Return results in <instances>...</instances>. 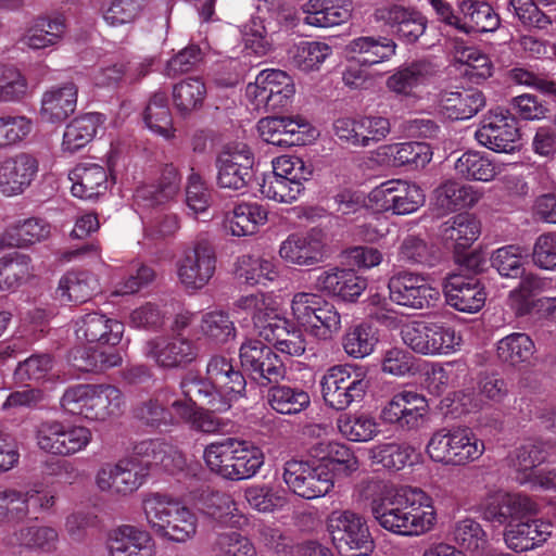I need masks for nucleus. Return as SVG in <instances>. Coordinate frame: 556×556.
Masks as SVG:
<instances>
[{
    "label": "nucleus",
    "instance_id": "obj_1",
    "mask_svg": "<svg viewBox=\"0 0 556 556\" xmlns=\"http://www.w3.org/2000/svg\"><path fill=\"white\" fill-rule=\"evenodd\" d=\"M370 511L379 526L392 533L418 536L433 529L437 513L431 497L417 488L394 489L370 480L365 483Z\"/></svg>",
    "mask_w": 556,
    "mask_h": 556
},
{
    "label": "nucleus",
    "instance_id": "obj_2",
    "mask_svg": "<svg viewBox=\"0 0 556 556\" xmlns=\"http://www.w3.org/2000/svg\"><path fill=\"white\" fill-rule=\"evenodd\" d=\"M142 509L149 528L160 539L185 543L197 533V516L177 498L151 493L143 498Z\"/></svg>",
    "mask_w": 556,
    "mask_h": 556
},
{
    "label": "nucleus",
    "instance_id": "obj_3",
    "mask_svg": "<svg viewBox=\"0 0 556 556\" xmlns=\"http://www.w3.org/2000/svg\"><path fill=\"white\" fill-rule=\"evenodd\" d=\"M203 457L211 471L229 480L249 479L264 464V455L257 446L237 438L208 444Z\"/></svg>",
    "mask_w": 556,
    "mask_h": 556
},
{
    "label": "nucleus",
    "instance_id": "obj_4",
    "mask_svg": "<svg viewBox=\"0 0 556 556\" xmlns=\"http://www.w3.org/2000/svg\"><path fill=\"white\" fill-rule=\"evenodd\" d=\"M426 454L437 464L464 467L481 458L485 444L470 428H441L431 433Z\"/></svg>",
    "mask_w": 556,
    "mask_h": 556
},
{
    "label": "nucleus",
    "instance_id": "obj_5",
    "mask_svg": "<svg viewBox=\"0 0 556 556\" xmlns=\"http://www.w3.org/2000/svg\"><path fill=\"white\" fill-rule=\"evenodd\" d=\"M61 406L89 420H106L123 412L125 397L111 384H76L65 390Z\"/></svg>",
    "mask_w": 556,
    "mask_h": 556
},
{
    "label": "nucleus",
    "instance_id": "obj_6",
    "mask_svg": "<svg viewBox=\"0 0 556 556\" xmlns=\"http://www.w3.org/2000/svg\"><path fill=\"white\" fill-rule=\"evenodd\" d=\"M290 308L295 323L319 341L333 339L342 328L341 315L336 306L317 293H294Z\"/></svg>",
    "mask_w": 556,
    "mask_h": 556
},
{
    "label": "nucleus",
    "instance_id": "obj_7",
    "mask_svg": "<svg viewBox=\"0 0 556 556\" xmlns=\"http://www.w3.org/2000/svg\"><path fill=\"white\" fill-rule=\"evenodd\" d=\"M405 345L425 356L451 355L460 350L462 334L444 321L414 320L401 329Z\"/></svg>",
    "mask_w": 556,
    "mask_h": 556
},
{
    "label": "nucleus",
    "instance_id": "obj_8",
    "mask_svg": "<svg viewBox=\"0 0 556 556\" xmlns=\"http://www.w3.org/2000/svg\"><path fill=\"white\" fill-rule=\"evenodd\" d=\"M326 529L332 544L343 556L366 555L374 540L365 518L351 509H334L326 518Z\"/></svg>",
    "mask_w": 556,
    "mask_h": 556
},
{
    "label": "nucleus",
    "instance_id": "obj_9",
    "mask_svg": "<svg viewBox=\"0 0 556 556\" xmlns=\"http://www.w3.org/2000/svg\"><path fill=\"white\" fill-rule=\"evenodd\" d=\"M35 438L41 451L55 456H71L89 445L92 433L85 426L47 420L37 426Z\"/></svg>",
    "mask_w": 556,
    "mask_h": 556
},
{
    "label": "nucleus",
    "instance_id": "obj_10",
    "mask_svg": "<svg viewBox=\"0 0 556 556\" xmlns=\"http://www.w3.org/2000/svg\"><path fill=\"white\" fill-rule=\"evenodd\" d=\"M364 377L352 366L331 367L320 382L324 401L337 410L345 409L365 394L367 381Z\"/></svg>",
    "mask_w": 556,
    "mask_h": 556
},
{
    "label": "nucleus",
    "instance_id": "obj_11",
    "mask_svg": "<svg viewBox=\"0 0 556 556\" xmlns=\"http://www.w3.org/2000/svg\"><path fill=\"white\" fill-rule=\"evenodd\" d=\"M429 405L417 391L403 389L392 394L380 412V419L403 431L419 429L426 421Z\"/></svg>",
    "mask_w": 556,
    "mask_h": 556
},
{
    "label": "nucleus",
    "instance_id": "obj_12",
    "mask_svg": "<svg viewBox=\"0 0 556 556\" xmlns=\"http://www.w3.org/2000/svg\"><path fill=\"white\" fill-rule=\"evenodd\" d=\"M538 511L536 503L529 496L503 490L488 492L479 504V513L484 520L505 527Z\"/></svg>",
    "mask_w": 556,
    "mask_h": 556
},
{
    "label": "nucleus",
    "instance_id": "obj_13",
    "mask_svg": "<svg viewBox=\"0 0 556 556\" xmlns=\"http://www.w3.org/2000/svg\"><path fill=\"white\" fill-rule=\"evenodd\" d=\"M368 199L378 210L395 215L413 214L425 204L422 189L402 179L380 184L369 192Z\"/></svg>",
    "mask_w": 556,
    "mask_h": 556
},
{
    "label": "nucleus",
    "instance_id": "obj_14",
    "mask_svg": "<svg viewBox=\"0 0 556 556\" xmlns=\"http://www.w3.org/2000/svg\"><path fill=\"white\" fill-rule=\"evenodd\" d=\"M390 300L401 306L424 309L434 306L441 293L427 279L416 273L401 270L394 273L388 282Z\"/></svg>",
    "mask_w": 556,
    "mask_h": 556
},
{
    "label": "nucleus",
    "instance_id": "obj_15",
    "mask_svg": "<svg viewBox=\"0 0 556 556\" xmlns=\"http://www.w3.org/2000/svg\"><path fill=\"white\" fill-rule=\"evenodd\" d=\"M294 93L293 79L287 72H260L245 89L247 97L257 109L271 112L286 108Z\"/></svg>",
    "mask_w": 556,
    "mask_h": 556
},
{
    "label": "nucleus",
    "instance_id": "obj_16",
    "mask_svg": "<svg viewBox=\"0 0 556 556\" xmlns=\"http://www.w3.org/2000/svg\"><path fill=\"white\" fill-rule=\"evenodd\" d=\"M216 269V255L206 241H198L187 248L176 262L179 282L187 290H200L213 278Z\"/></svg>",
    "mask_w": 556,
    "mask_h": 556
},
{
    "label": "nucleus",
    "instance_id": "obj_17",
    "mask_svg": "<svg viewBox=\"0 0 556 556\" xmlns=\"http://www.w3.org/2000/svg\"><path fill=\"white\" fill-rule=\"evenodd\" d=\"M253 155L243 142H229L216 159L217 185L223 189L240 191L252 179Z\"/></svg>",
    "mask_w": 556,
    "mask_h": 556
},
{
    "label": "nucleus",
    "instance_id": "obj_18",
    "mask_svg": "<svg viewBox=\"0 0 556 556\" xmlns=\"http://www.w3.org/2000/svg\"><path fill=\"white\" fill-rule=\"evenodd\" d=\"M479 144L497 153H513L518 148L520 131L515 117L503 110H491L475 132Z\"/></svg>",
    "mask_w": 556,
    "mask_h": 556
},
{
    "label": "nucleus",
    "instance_id": "obj_19",
    "mask_svg": "<svg viewBox=\"0 0 556 556\" xmlns=\"http://www.w3.org/2000/svg\"><path fill=\"white\" fill-rule=\"evenodd\" d=\"M283 480L290 490L307 500L324 496L333 486L332 473L327 467L295 459L286 463Z\"/></svg>",
    "mask_w": 556,
    "mask_h": 556
},
{
    "label": "nucleus",
    "instance_id": "obj_20",
    "mask_svg": "<svg viewBox=\"0 0 556 556\" xmlns=\"http://www.w3.org/2000/svg\"><path fill=\"white\" fill-rule=\"evenodd\" d=\"M39 173L36 154L20 151L0 159V194L12 198L23 194Z\"/></svg>",
    "mask_w": 556,
    "mask_h": 556
},
{
    "label": "nucleus",
    "instance_id": "obj_21",
    "mask_svg": "<svg viewBox=\"0 0 556 556\" xmlns=\"http://www.w3.org/2000/svg\"><path fill=\"white\" fill-rule=\"evenodd\" d=\"M147 476V468L137 458L122 459L102 466L96 475V485L112 495H128L138 490Z\"/></svg>",
    "mask_w": 556,
    "mask_h": 556
},
{
    "label": "nucleus",
    "instance_id": "obj_22",
    "mask_svg": "<svg viewBox=\"0 0 556 556\" xmlns=\"http://www.w3.org/2000/svg\"><path fill=\"white\" fill-rule=\"evenodd\" d=\"M144 355L159 367L173 369L190 364L197 357L193 343L180 334L156 337L146 342Z\"/></svg>",
    "mask_w": 556,
    "mask_h": 556
},
{
    "label": "nucleus",
    "instance_id": "obj_23",
    "mask_svg": "<svg viewBox=\"0 0 556 556\" xmlns=\"http://www.w3.org/2000/svg\"><path fill=\"white\" fill-rule=\"evenodd\" d=\"M312 286L317 292L352 302L363 293L367 282L352 269L332 267L314 275Z\"/></svg>",
    "mask_w": 556,
    "mask_h": 556
},
{
    "label": "nucleus",
    "instance_id": "obj_24",
    "mask_svg": "<svg viewBox=\"0 0 556 556\" xmlns=\"http://www.w3.org/2000/svg\"><path fill=\"white\" fill-rule=\"evenodd\" d=\"M109 556H155L151 533L142 528L122 525L110 531L106 539Z\"/></svg>",
    "mask_w": 556,
    "mask_h": 556
},
{
    "label": "nucleus",
    "instance_id": "obj_25",
    "mask_svg": "<svg viewBox=\"0 0 556 556\" xmlns=\"http://www.w3.org/2000/svg\"><path fill=\"white\" fill-rule=\"evenodd\" d=\"M443 291L447 304L464 313L480 311L486 299L484 287L478 279L460 275L450 276Z\"/></svg>",
    "mask_w": 556,
    "mask_h": 556
},
{
    "label": "nucleus",
    "instance_id": "obj_26",
    "mask_svg": "<svg viewBox=\"0 0 556 556\" xmlns=\"http://www.w3.org/2000/svg\"><path fill=\"white\" fill-rule=\"evenodd\" d=\"M124 332V325L104 314L89 313L75 323V334L79 341L116 345Z\"/></svg>",
    "mask_w": 556,
    "mask_h": 556
},
{
    "label": "nucleus",
    "instance_id": "obj_27",
    "mask_svg": "<svg viewBox=\"0 0 556 556\" xmlns=\"http://www.w3.org/2000/svg\"><path fill=\"white\" fill-rule=\"evenodd\" d=\"M376 17L406 42H415L427 28L426 17L418 11L403 5H391L376 11Z\"/></svg>",
    "mask_w": 556,
    "mask_h": 556
},
{
    "label": "nucleus",
    "instance_id": "obj_28",
    "mask_svg": "<svg viewBox=\"0 0 556 556\" xmlns=\"http://www.w3.org/2000/svg\"><path fill=\"white\" fill-rule=\"evenodd\" d=\"M279 255L287 263L299 266H309L320 262L324 255L321 232L312 230L304 236L290 235L280 244Z\"/></svg>",
    "mask_w": 556,
    "mask_h": 556
},
{
    "label": "nucleus",
    "instance_id": "obj_29",
    "mask_svg": "<svg viewBox=\"0 0 556 556\" xmlns=\"http://www.w3.org/2000/svg\"><path fill=\"white\" fill-rule=\"evenodd\" d=\"M78 87L73 81L54 85L41 98L40 115L50 123H60L73 114L77 106Z\"/></svg>",
    "mask_w": 556,
    "mask_h": 556
},
{
    "label": "nucleus",
    "instance_id": "obj_30",
    "mask_svg": "<svg viewBox=\"0 0 556 556\" xmlns=\"http://www.w3.org/2000/svg\"><path fill=\"white\" fill-rule=\"evenodd\" d=\"M50 224L37 217L17 220L0 235V249L27 248L49 238Z\"/></svg>",
    "mask_w": 556,
    "mask_h": 556
},
{
    "label": "nucleus",
    "instance_id": "obj_31",
    "mask_svg": "<svg viewBox=\"0 0 556 556\" xmlns=\"http://www.w3.org/2000/svg\"><path fill=\"white\" fill-rule=\"evenodd\" d=\"M268 220L267 210L258 203L242 202L227 211L224 227L232 236L254 235Z\"/></svg>",
    "mask_w": 556,
    "mask_h": 556
},
{
    "label": "nucleus",
    "instance_id": "obj_32",
    "mask_svg": "<svg viewBox=\"0 0 556 556\" xmlns=\"http://www.w3.org/2000/svg\"><path fill=\"white\" fill-rule=\"evenodd\" d=\"M72 194L79 199H93L108 189V174L103 166L93 163L76 165L68 175Z\"/></svg>",
    "mask_w": 556,
    "mask_h": 556
},
{
    "label": "nucleus",
    "instance_id": "obj_33",
    "mask_svg": "<svg viewBox=\"0 0 556 556\" xmlns=\"http://www.w3.org/2000/svg\"><path fill=\"white\" fill-rule=\"evenodd\" d=\"M481 226L469 213L457 214L440 226L442 240L455 250H465L479 238Z\"/></svg>",
    "mask_w": 556,
    "mask_h": 556
},
{
    "label": "nucleus",
    "instance_id": "obj_34",
    "mask_svg": "<svg viewBox=\"0 0 556 556\" xmlns=\"http://www.w3.org/2000/svg\"><path fill=\"white\" fill-rule=\"evenodd\" d=\"M484 105V94L476 89L443 92L440 98L442 112L447 118L454 121L469 119L482 110Z\"/></svg>",
    "mask_w": 556,
    "mask_h": 556
},
{
    "label": "nucleus",
    "instance_id": "obj_35",
    "mask_svg": "<svg viewBox=\"0 0 556 556\" xmlns=\"http://www.w3.org/2000/svg\"><path fill=\"white\" fill-rule=\"evenodd\" d=\"M380 151V155L394 167L424 168L432 159L430 147L417 141L386 144Z\"/></svg>",
    "mask_w": 556,
    "mask_h": 556
},
{
    "label": "nucleus",
    "instance_id": "obj_36",
    "mask_svg": "<svg viewBox=\"0 0 556 556\" xmlns=\"http://www.w3.org/2000/svg\"><path fill=\"white\" fill-rule=\"evenodd\" d=\"M59 542L58 531L49 526L22 527L4 539L10 547H25L40 553H52Z\"/></svg>",
    "mask_w": 556,
    "mask_h": 556
},
{
    "label": "nucleus",
    "instance_id": "obj_37",
    "mask_svg": "<svg viewBox=\"0 0 556 556\" xmlns=\"http://www.w3.org/2000/svg\"><path fill=\"white\" fill-rule=\"evenodd\" d=\"M104 122L105 116L97 112L75 117L65 127L62 140L63 151L75 153L86 147Z\"/></svg>",
    "mask_w": 556,
    "mask_h": 556
},
{
    "label": "nucleus",
    "instance_id": "obj_38",
    "mask_svg": "<svg viewBox=\"0 0 556 556\" xmlns=\"http://www.w3.org/2000/svg\"><path fill=\"white\" fill-rule=\"evenodd\" d=\"M99 291L98 278L87 271H70L61 277L55 296L62 303H85Z\"/></svg>",
    "mask_w": 556,
    "mask_h": 556
},
{
    "label": "nucleus",
    "instance_id": "obj_39",
    "mask_svg": "<svg viewBox=\"0 0 556 556\" xmlns=\"http://www.w3.org/2000/svg\"><path fill=\"white\" fill-rule=\"evenodd\" d=\"M303 22L315 27H332L346 22L351 10L339 0H308L302 5Z\"/></svg>",
    "mask_w": 556,
    "mask_h": 556
},
{
    "label": "nucleus",
    "instance_id": "obj_40",
    "mask_svg": "<svg viewBox=\"0 0 556 556\" xmlns=\"http://www.w3.org/2000/svg\"><path fill=\"white\" fill-rule=\"evenodd\" d=\"M63 15L39 16L24 34L22 41L31 49H45L56 45L65 34Z\"/></svg>",
    "mask_w": 556,
    "mask_h": 556
},
{
    "label": "nucleus",
    "instance_id": "obj_41",
    "mask_svg": "<svg viewBox=\"0 0 556 556\" xmlns=\"http://www.w3.org/2000/svg\"><path fill=\"white\" fill-rule=\"evenodd\" d=\"M547 457L546 444L540 441L529 442L518 447L509 456V466L516 472V480L519 484L526 485L538 472L534 468L542 464Z\"/></svg>",
    "mask_w": 556,
    "mask_h": 556
},
{
    "label": "nucleus",
    "instance_id": "obj_42",
    "mask_svg": "<svg viewBox=\"0 0 556 556\" xmlns=\"http://www.w3.org/2000/svg\"><path fill=\"white\" fill-rule=\"evenodd\" d=\"M396 43L389 38L359 37L352 40L349 50L356 54L361 66H371L388 61L395 54Z\"/></svg>",
    "mask_w": 556,
    "mask_h": 556
},
{
    "label": "nucleus",
    "instance_id": "obj_43",
    "mask_svg": "<svg viewBox=\"0 0 556 556\" xmlns=\"http://www.w3.org/2000/svg\"><path fill=\"white\" fill-rule=\"evenodd\" d=\"M454 169L464 179L482 182L492 181L500 174V167L488 155L479 151L463 153L456 160Z\"/></svg>",
    "mask_w": 556,
    "mask_h": 556
},
{
    "label": "nucleus",
    "instance_id": "obj_44",
    "mask_svg": "<svg viewBox=\"0 0 556 556\" xmlns=\"http://www.w3.org/2000/svg\"><path fill=\"white\" fill-rule=\"evenodd\" d=\"M415 453L413 446L406 443L384 442L367 448L371 465H379L388 470L399 471L413 464Z\"/></svg>",
    "mask_w": 556,
    "mask_h": 556
},
{
    "label": "nucleus",
    "instance_id": "obj_45",
    "mask_svg": "<svg viewBox=\"0 0 556 556\" xmlns=\"http://www.w3.org/2000/svg\"><path fill=\"white\" fill-rule=\"evenodd\" d=\"M35 275L31 258L26 254L0 258V292L12 291Z\"/></svg>",
    "mask_w": 556,
    "mask_h": 556
},
{
    "label": "nucleus",
    "instance_id": "obj_46",
    "mask_svg": "<svg viewBox=\"0 0 556 556\" xmlns=\"http://www.w3.org/2000/svg\"><path fill=\"white\" fill-rule=\"evenodd\" d=\"M207 379L217 388L224 389L231 395L245 393L247 381L240 370H236L229 359L224 356H213L206 367Z\"/></svg>",
    "mask_w": 556,
    "mask_h": 556
},
{
    "label": "nucleus",
    "instance_id": "obj_47",
    "mask_svg": "<svg viewBox=\"0 0 556 556\" xmlns=\"http://www.w3.org/2000/svg\"><path fill=\"white\" fill-rule=\"evenodd\" d=\"M237 275L248 285H266L273 282L279 277L278 266L274 261L255 257L252 255H242L237 261Z\"/></svg>",
    "mask_w": 556,
    "mask_h": 556
},
{
    "label": "nucleus",
    "instance_id": "obj_48",
    "mask_svg": "<svg viewBox=\"0 0 556 556\" xmlns=\"http://www.w3.org/2000/svg\"><path fill=\"white\" fill-rule=\"evenodd\" d=\"M200 331L212 344L223 345L237 336L235 323L227 312L215 309L202 315Z\"/></svg>",
    "mask_w": 556,
    "mask_h": 556
},
{
    "label": "nucleus",
    "instance_id": "obj_49",
    "mask_svg": "<svg viewBox=\"0 0 556 556\" xmlns=\"http://www.w3.org/2000/svg\"><path fill=\"white\" fill-rule=\"evenodd\" d=\"M453 541L463 549L484 555L489 546L488 534L482 526L472 518H464L455 522L452 531Z\"/></svg>",
    "mask_w": 556,
    "mask_h": 556
},
{
    "label": "nucleus",
    "instance_id": "obj_50",
    "mask_svg": "<svg viewBox=\"0 0 556 556\" xmlns=\"http://www.w3.org/2000/svg\"><path fill=\"white\" fill-rule=\"evenodd\" d=\"M267 402L279 414L295 415L309 406L311 397L302 389L276 386L269 389Z\"/></svg>",
    "mask_w": 556,
    "mask_h": 556
},
{
    "label": "nucleus",
    "instance_id": "obj_51",
    "mask_svg": "<svg viewBox=\"0 0 556 556\" xmlns=\"http://www.w3.org/2000/svg\"><path fill=\"white\" fill-rule=\"evenodd\" d=\"M169 395V390H161L155 397L143 401L135 408V417L154 428L176 425L175 417L164 407L168 403Z\"/></svg>",
    "mask_w": 556,
    "mask_h": 556
},
{
    "label": "nucleus",
    "instance_id": "obj_52",
    "mask_svg": "<svg viewBox=\"0 0 556 556\" xmlns=\"http://www.w3.org/2000/svg\"><path fill=\"white\" fill-rule=\"evenodd\" d=\"M535 345L532 339L522 332L510 333L497 343L498 358L510 366L528 363L533 356Z\"/></svg>",
    "mask_w": 556,
    "mask_h": 556
},
{
    "label": "nucleus",
    "instance_id": "obj_53",
    "mask_svg": "<svg viewBox=\"0 0 556 556\" xmlns=\"http://www.w3.org/2000/svg\"><path fill=\"white\" fill-rule=\"evenodd\" d=\"M144 123L147 127L162 136L165 139H170L175 135L173 126V118L167 105V97L164 92H155L144 111Z\"/></svg>",
    "mask_w": 556,
    "mask_h": 556
},
{
    "label": "nucleus",
    "instance_id": "obj_54",
    "mask_svg": "<svg viewBox=\"0 0 556 556\" xmlns=\"http://www.w3.org/2000/svg\"><path fill=\"white\" fill-rule=\"evenodd\" d=\"M519 286L509 292V303L517 315H526L530 312L531 298L548 289L551 280L535 274L520 275Z\"/></svg>",
    "mask_w": 556,
    "mask_h": 556
},
{
    "label": "nucleus",
    "instance_id": "obj_55",
    "mask_svg": "<svg viewBox=\"0 0 556 556\" xmlns=\"http://www.w3.org/2000/svg\"><path fill=\"white\" fill-rule=\"evenodd\" d=\"M288 54L293 66L313 70L332 54V49L324 42L301 40L289 49Z\"/></svg>",
    "mask_w": 556,
    "mask_h": 556
},
{
    "label": "nucleus",
    "instance_id": "obj_56",
    "mask_svg": "<svg viewBox=\"0 0 556 556\" xmlns=\"http://www.w3.org/2000/svg\"><path fill=\"white\" fill-rule=\"evenodd\" d=\"M181 177L173 164H166L161 172L157 187L147 186L136 191L137 200H151V204L162 203L174 197L180 188Z\"/></svg>",
    "mask_w": 556,
    "mask_h": 556
},
{
    "label": "nucleus",
    "instance_id": "obj_57",
    "mask_svg": "<svg viewBox=\"0 0 556 556\" xmlns=\"http://www.w3.org/2000/svg\"><path fill=\"white\" fill-rule=\"evenodd\" d=\"M459 10L468 23V28L475 31H494L500 26V16L486 2L463 0Z\"/></svg>",
    "mask_w": 556,
    "mask_h": 556
},
{
    "label": "nucleus",
    "instance_id": "obj_58",
    "mask_svg": "<svg viewBox=\"0 0 556 556\" xmlns=\"http://www.w3.org/2000/svg\"><path fill=\"white\" fill-rule=\"evenodd\" d=\"M205 94V85L199 78L182 80L173 88L174 105L181 115H188L202 106Z\"/></svg>",
    "mask_w": 556,
    "mask_h": 556
},
{
    "label": "nucleus",
    "instance_id": "obj_59",
    "mask_svg": "<svg viewBox=\"0 0 556 556\" xmlns=\"http://www.w3.org/2000/svg\"><path fill=\"white\" fill-rule=\"evenodd\" d=\"M338 428L343 437L353 442H368L379 433L376 419L365 414L341 416Z\"/></svg>",
    "mask_w": 556,
    "mask_h": 556
},
{
    "label": "nucleus",
    "instance_id": "obj_60",
    "mask_svg": "<svg viewBox=\"0 0 556 556\" xmlns=\"http://www.w3.org/2000/svg\"><path fill=\"white\" fill-rule=\"evenodd\" d=\"M207 514L223 526L241 528L247 523L245 517L239 511L236 502L229 494L214 493L206 505Z\"/></svg>",
    "mask_w": 556,
    "mask_h": 556
},
{
    "label": "nucleus",
    "instance_id": "obj_61",
    "mask_svg": "<svg viewBox=\"0 0 556 556\" xmlns=\"http://www.w3.org/2000/svg\"><path fill=\"white\" fill-rule=\"evenodd\" d=\"M303 190L304 186L301 181L269 175L264 177L260 188L265 198L279 203H292Z\"/></svg>",
    "mask_w": 556,
    "mask_h": 556
},
{
    "label": "nucleus",
    "instance_id": "obj_62",
    "mask_svg": "<svg viewBox=\"0 0 556 556\" xmlns=\"http://www.w3.org/2000/svg\"><path fill=\"white\" fill-rule=\"evenodd\" d=\"M378 338L370 326L357 325L346 331L342 339L345 353L355 358H363L372 353Z\"/></svg>",
    "mask_w": 556,
    "mask_h": 556
},
{
    "label": "nucleus",
    "instance_id": "obj_63",
    "mask_svg": "<svg viewBox=\"0 0 556 556\" xmlns=\"http://www.w3.org/2000/svg\"><path fill=\"white\" fill-rule=\"evenodd\" d=\"M526 257V251L521 247L506 245L493 252L491 264L501 276L517 278L523 274Z\"/></svg>",
    "mask_w": 556,
    "mask_h": 556
},
{
    "label": "nucleus",
    "instance_id": "obj_64",
    "mask_svg": "<svg viewBox=\"0 0 556 556\" xmlns=\"http://www.w3.org/2000/svg\"><path fill=\"white\" fill-rule=\"evenodd\" d=\"M213 556H257L253 543L239 532L219 533L213 545Z\"/></svg>",
    "mask_w": 556,
    "mask_h": 556
}]
</instances>
